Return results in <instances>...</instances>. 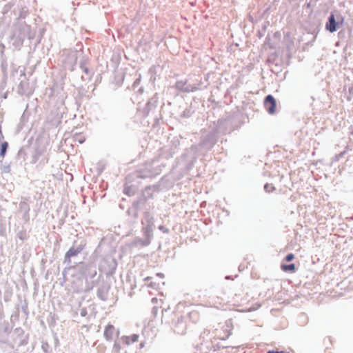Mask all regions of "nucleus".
<instances>
[{"instance_id": "obj_1", "label": "nucleus", "mask_w": 353, "mask_h": 353, "mask_svg": "<svg viewBox=\"0 0 353 353\" xmlns=\"http://www.w3.org/2000/svg\"><path fill=\"white\" fill-rule=\"evenodd\" d=\"M344 23V17H341L340 20L336 22L335 17L333 14H331L328 18V21L325 24V28L330 32L336 31L338 26H342Z\"/></svg>"}, {"instance_id": "obj_2", "label": "nucleus", "mask_w": 353, "mask_h": 353, "mask_svg": "<svg viewBox=\"0 0 353 353\" xmlns=\"http://www.w3.org/2000/svg\"><path fill=\"white\" fill-rule=\"evenodd\" d=\"M264 106L266 110L271 114L276 111V102L272 95H268L264 100Z\"/></svg>"}, {"instance_id": "obj_3", "label": "nucleus", "mask_w": 353, "mask_h": 353, "mask_svg": "<svg viewBox=\"0 0 353 353\" xmlns=\"http://www.w3.org/2000/svg\"><path fill=\"white\" fill-rule=\"evenodd\" d=\"M116 334L115 328L112 325H108L104 330V336L106 340L110 341Z\"/></svg>"}, {"instance_id": "obj_4", "label": "nucleus", "mask_w": 353, "mask_h": 353, "mask_svg": "<svg viewBox=\"0 0 353 353\" xmlns=\"http://www.w3.org/2000/svg\"><path fill=\"white\" fill-rule=\"evenodd\" d=\"M81 251V248H75L73 247L70 248L69 250L65 253V260H67L68 263H70L71 257L77 256Z\"/></svg>"}, {"instance_id": "obj_5", "label": "nucleus", "mask_w": 353, "mask_h": 353, "mask_svg": "<svg viewBox=\"0 0 353 353\" xmlns=\"http://www.w3.org/2000/svg\"><path fill=\"white\" fill-rule=\"evenodd\" d=\"M152 302L154 304L153 309L161 308L165 306L163 303V299L161 295L159 298L155 297L152 299Z\"/></svg>"}, {"instance_id": "obj_6", "label": "nucleus", "mask_w": 353, "mask_h": 353, "mask_svg": "<svg viewBox=\"0 0 353 353\" xmlns=\"http://www.w3.org/2000/svg\"><path fill=\"white\" fill-rule=\"evenodd\" d=\"M139 335L138 334H132L130 336H124L123 338V342L127 344V345H130L131 343H135V342H137L138 340H139Z\"/></svg>"}, {"instance_id": "obj_7", "label": "nucleus", "mask_w": 353, "mask_h": 353, "mask_svg": "<svg viewBox=\"0 0 353 353\" xmlns=\"http://www.w3.org/2000/svg\"><path fill=\"white\" fill-rule=\"evenodd\" d=\"M281 268V270L284 272L290 271L292 272H294L296 270L295 265L293 263L289 264V265L282 264Z\"/></svg>"}, {"instance_id": "obj_8", "label": "nucleus", "mask_w": 353, "mask_h": 353, "mask_svg": "<svg viewBox=\"0 0 353 353\" xmlns=\"http://www.w3.org/2000/svg\"><path fill=\"white\" fill-rule=\"evenodd\" d=\"M145 234V236H147V238L148 239V240L147 241H145V243H143L142 245H148L149 243H150V240L149 239L151 237V230L150 228H145V231H144Z\"/></svg>"}, {"instance_id": "obj_9", "label": "nucleus", "mask_w": 353, "mask_h": 353, "mask_svg": "<svg viewBox=\"0 0 353 353\" xmlns=\"http://www.w3.org/2000/svg\"><path fill=\"white\" fill-rule=\"evenodd\" d=\"M7 148H8L7 142H4L1 144V150L0 154L2 157H4V156H5Z\"/></svg>"}, {"instance_id": "obj_10", "label": "nucleus", "mask_w": 353, "mask_h": 353, "mask_svg": "<svg viewBox=\"0 0 353 353\" xmlns=\"http://www.w3.org/2000/svg\"><path fill=\"white\" fill-rule=\"evenodd\" d=\"M294 259V255L292 253L288 254L285 256V261H291Z\"/></svg>"}, {"instance_id": "obj_11", "label": "nucleus", "mask_w": 353, "mask_h": 353, "mask_svg": "<svg viewBox=\"0 0 353 353\" xmlns=\"http://www.w3.org/2000/svg\"><path fill=\"white\" fill-rule=\"evenodd\" d=\"M267 353H289V352H284V351H274V350H270V351H268Z\"/></svg>"}, {"instance_id": "obj_12", "label": "nucleus", "mask_w": 353, "mask_h": 353, "mask_svg": "<svg viewBox=\"0 0 353 353\" xmlns=\"http://www.w3.org/2000/svg\"><path fill=\"white\" fill-rule=\"evenodd\" d=\"M270 187V185L268 184H266L265 185V189L266 190V191L268 192H270V190H268V188Z\"/></svg>"}, {"instance_id": "obj_13", "label": "nucleus", "mask_w": 353, "mask_h": 353, "mask_svg": "<svg viewBox=\"0 0 353 353\" xmlns=\"http://www.w3.org/2000/svg\"><path fill=\"white\" fill-rule=\"evenodd\" d=\"M157 276H160V277H161V278H163V274H161V273H159V274H157Z\"/></svg>"}, {"instance_id": "obj_14", "label": "nucleus", "mask_w": 353, "mask_h": 353, "mask_svg": "<svg viewBox=\"0 0 353 353\" xmlns=\"http://www.w3.org/2000/svg\"><path fill=\"white\" fill-rule=\"evenodd\" d=\"M273 189H274V187H272V186H270L268 188V190H270V191L272 190Z\"/></svg>"}, {"instance_id": "obj_15", "label": "nucleus", "mask_w": 353, "mask_h": 353, "mask_svg": "<svg viewBox=\"0 0 353 353\" xmlns=\"http://www.w3.org/2000/svg\"><path fill=\"white\" fill-rule=\"evenodd\" d=\"M159 229H160V230H163V228L162 226H160V227H159Z\"/></svg>"}]
</instances>
